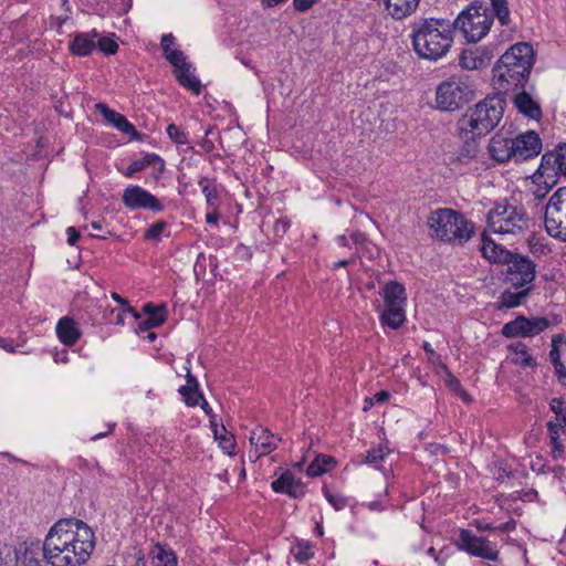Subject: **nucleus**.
<instances>
[{"label":"nucleus","instance_id":"nucleus-1","mask_svg":"<svg viewBox=\"0 0 566 566\" xmlns=\"http://www.w3.org/2000/svg\"><path fill=\"white\" fill-rule=\"evenodd\" d=\"M46 563L52 566H81L95 548V535L81 520L56 522L45 537Z\"/></svg>","mask_w":566,"mask_h":566},{"label":"nucleus","instance_id":"nucleus-2","mask_svg":"<svg viewBox=\"0 0 566 566\" xmlns=\"http://www.w3.org/2000/svg\"><path fill=\"white\" fill-rule=\"evenodd\" d=\"M533 48L526 42L512 45L493 66V86L505 96L526 86L533 69Z\"/></svg>","mask_w":566,"mask_h":566},{"label":"nucleus","instance_id":"nucleus-3","mask_svg":"<svg viewBox=\"0 0 566 566\" xmlns=\"http://www.w3.org/2000/svg\"><path fill=\"white\" fill-rule=\"evenodd\" d=\"M415 52L422 59L444 56L453 43L454 23L444 18H420L410 25Z\"/></svg>","mask_w":566,"mask_h":566},{"label":"nucleus","instance_id":"nucleus-4","mask_svg":"<svg viewBox=\"0 0 566 566\" xmlns=\"http://www.w3.org/2000/svg\"><path fill=\"white\" fill-rule=\"evenodd\" d=\"M505 104V96L500 93L486 96L467 109L458 122L459 130L465 135L485 136L499 125Z\"/></svg>","mask_w":566,"mask_h":566},{"label":"nucleus","instance_id":"nucleus-5","mask_svg":"<svg viewBox=\"0 0 566 566\" xmlns=\"http://www.w3.org/2000/svg\"><path fill=\"white\" fill-rule=\"evenodd\" d=\"M427 223L436 238L444 242L463 244L474 233V224L463 213L448 208L432 211Z\"/></svg>","mask_w":566,"mask_h":566},{"label":"nucleus","instance_id":"nucleus-6","mask_svg":"<svg viewBox=\"0 0 566 566\" xmlns=\"http://www.w3.org/2000/svg\"><path fill=\"white\" fill-rule=\"evenodd\" d=\"M531 218L525 208L507 200L495 203L488 213L489 229L499 234H520L530 227Z\"/></svg>","mask_w":566,"mask_h":566},{"label":"nucleus","instance_id":"nucleus-7","mask_svg":"<svg viewBox=\"0 0 566 566\" xmlns=\"http://www.w3.org/2000/svg\"><path fill=\"white\" fill-rule=\"evenodd\" d=\"M474 97V90L468 78L451 76L441 82L436 90V105L439 111L454 112L470 103Z\"/></svg>","mask_w":566,"mask_h":566},{"label":"nucleus","instance_id":"nucleus-8","mask_svg":"<svg viewBox=\"0 0 566 566\" xmlns=\"http://www.w3.org/2000/svg\"><path fill=\"white\" fill-rule=\"evenodd\" d=\"M451 23H454V31L459 29L467 41L478 42L489 33L493 14L484 3H472Z\"/></svg>","mask_w":566,"mask_h":566},{"label":"nucleus","instance_id":"nucleus-9","mask_svg":"<svg viewBox=\"0 0 566 566\" xmlns=\"http://www.w3.org/2000/svg\"><path fill=\"white\" fill-rule=\"evenodd\" d=\"M384 298V308L380 312L379 319L384 326L398 329L406 322V289L402 284L390 281L386 283L379 292Z\"/></svg>","mask_w":566,"mask_h":566},{"label":"nucleus","instance_id":"nucleus-10","mask_svg":"<svg viewBox=\"0 0 566 566\" xmlns=\"http://www.w3.org/2000/svg\"><path fill=\"white\" fill-rule=\"evenodd\" d=\"M544 224L552 238L566 242V187L558 188L546 203Z\"/></svg>","mask_w":566,"mask_h":566},{"label":"nucleus","instance_id":"nucleus-11","mask_svg":"<svg viewBox=\"0 0 566 566\" xmlns=\"http://www.w3.org/2000/svg\"><path fill=\"white\" fill-rule=\"evenodd\" d=\"M505 282L514 289L533 285L536 279V264L527 255L514 252L506 262Z\"/></svg>","mask_w":566,"mask_h":566},{"label":"nucleus","instance_id":"nucleus-12","mask_svg":"<svg viewBox=\"0 0 566 566\" xmlns=\"http://www.w3.org/2000/svg\"><path fill=\"white\" fill-rule=\"evenodd\" d=\"M454 544L460 551L469 555L492 562L499 560V551L495 545L484 537H478L470 530L461 528Z\"/></svg>","mask_w":566,"mask_h":566},{"label":"nucleus","instance_id":"nucleus-13","mask_svg":"<svg viewBox=\"0 0 566 566\" xmlns=\"http://www.w3.org/2000/svg\"><path fill=\"white\" fill-rule=\"evenodd\" d=\"M549 325L551 322L546 317L527 318L524 315H518L515 319L504 324L501 333L506 338L533 337L544 332Z\"/></svg>","mask_w":566,"mask_h":566},{"label":"nucleus","instance_id":"nucleus-14","mask_svg":"<svg viewBox=\"0 0 566 566\" xmlns=\"http://www.w3.org/2000/svg\"><path fill=\"white\" fill-rule=\"evenodd\" d=\"M122 201L129 210L147 209L154 212L164 210L159 199L139 186H128L123 192Z\"/></svg>","mask_w":566,"mask_h":566},{"label":"nucleus","instance_id":"nucleus-15","mask_svg":"<svg viewBox=\"0 0 566 566\" xmlns=\"http://www.w3.org/2000/svg\"><path fill=\"white\" fill-rule=\"evenodd\" d=\"M14 566H42L46 562V541L20 543L13 549Z\"/></svg>","mask_w":566,"mask_h":566},{"label":"nucleus","instance_id":"nucleus-16","mask_svg":"<svg viewBox=\"0 0 566 566\" xmlns=\"http://www.w3.org/2000/svg\"><path fill=\"white\" fill-rule=\"evenodd\" d=\"M514 159L524 161L537 156L542 149V140L535 132H527L513 138Z\"/></svg>","mask_w":566,"mask_h":566},{"label":"nucleus","instance_id":"nucleus-17","mask_svg":"<svg viewBox=\"0 0 566 566\" xmlns=\"http://www.w3.org/2000/svg\"><path fill=\"white\" fill-rule=\"evenodd\" d=\"M538 171V178L545 175L552 178L559 174L566 176V145H559L555 151L544 154Z\"/></svg>","mask_w":566,"mask_h":566},{"label":"nucleus","instance_id":"nucleus-18","mask_svg":"<svg viewBox=\"0 0 566 566\" xmlns=\"http://www.w3.org/2000/svg\"><path fill=\"white\" fill-rule=\"evenodd\" d=\"M480 251L489 262L505 265L515 251H510L483 233Z\"/></svg>","mask_w":566,"mask_h":566},{"label":"nucleus","instance_id":"nucleus-19","mask_svg":"<svg viewBox=\"0 0 566 566\" xmlns=\"http://www.w3.org/2000/svg\"><path fill=\"white\" fill-rule=\"evenodd\" d=\"M512 103L518 113L524 116L538 120L542 117V108L539 104L525 91V87L513 92Z\"/></svg>","mask_w":566,"mask_h":566},{"label":"nucleus","instance_id":"nucleus-20","mask_svg":"<svg viewBox=\"0 0 566 566\" xmlns=\"http://www.w3.org/2000/svg\"><path fill=\"white\" fill-rule=\"evenodd\" d=\"M513 138L506 137L503 133L495 134L489 143V153L499 163H505L514 158Z\"/></svg>","mask_w":566,"mask_h":566},{"label":"nucleus","instance_id":"nucleus-21","mask_svg":"<svg viewBox=\"0 0 566 566\" xmlns=\"http://www.w3.org/2000/svg\"><path fill=\"white\" fill-rule=\"evenodd\" d=\"M250 442L259 450L258 457L269 454L276 449V440L271 431L263 427L255 428L250 436Z\"/></svg>","mask_w":566,"mask_h":566},{"label":"nucleus","instance_id":"nucleus-22","mask_svg":"<svg viewBox=\"0 0 566 566\" xmlns=\"http://www.w3.org/2000/svg\"><path fill=\"white\" fill-rule=\"evenodd\" d=\"M56 334L66 346H73L80 338L81 332L71 317H62L56 325Z\"/></svg>","mask_w":566,"mask_h":566},{"label":"nucleus","instance_id":"nucleus-23","mask_svg":"<svg viewBox=\"0 0 566 566\" xmlns=\"http://www.w3.org/2000/svg\"><path fill=\"white\" fill-rule=\"evenodd\" d=\"M144 312L147 314V318L139 324L140 331L159 327L166 321L165 305L156 306L153 303H146Z\"/></svg>","mask_w":566,"mask_h":566},{"label":"nucleus","instance_id":"nucleus-24","mask_svg":"<svg viewBox=\"0 0 566 566\" xmlns=\"http://www.w3.org/2000/svg\"><path fill=\"white\" fill-rule=\"evenodd\" d=\"M517 292H512L510 290H505L501 293L499 297V306L497 308H514L522 304H524L532 291L531 286H524L518 289Z\"/></svg>","mask_w":566,"mask_h":566},{"label":"nucleus","instance_id":"nucleus-25","mask_svg":"<svg viewBox=\"0 0 566 566\" xmlns=\"http://www.w3.org/2000/svg\"><path fill=\"white\" fill-rule=\"evenodd\" d=\"M97 34L93 32V34L88 33H78L75 35L73 41L70 43V50L73 54L85 56L88 55L96 46L94 38Z\"/></svg>","mask_w":566,"mask_h":566},{"label":"nucleus","instance_id":"nucleus-26","mask_svg":"<svg viewBox=\"0 0 566 566\" xmlns=\"http://www.w3.org/2000/svg\"><path fill=\"white\" fill-rule=\"evenodd\" d=\"M460 136L464 143L458 153V159L461 163H467L479 154L478 138L481 136H472V134L465 135L461 133Z\"/></svg>","mask_w":566,"mask_h":566},{"label":"nucleus","instance_id":"nucleus-27","mask_svg":"<svg viewBox=\"0 0 566 566\" xmlns=\"http://www.w3.org/2000/svg\"><path fill=\"white\" fill-rule=\"evenodd\" d=\"M191 65L181 69L180 71H174L178 83L185 88L191 91L193 94L199 95L201 92V83L191 71Z\"/></svg>","mask_w":566,"mask_h":566},{"label":"nucleus","instance_id":"nucleus-28","mask_svg":"<svg viewBox=\"0 0 566 566\" xmlns=\"http://www.w3.org/2000/svg\"><path fill=\"white\" fill-rule=\"evenodd\" d=\"M153 557L156 560L154 566H177L176 553L160 544L154 546Z\"/></svg>","mask_w":566,"mask_h":566},{"label":"nucleus","instance_id":"nucleus-29","mask_svg":"<svg viewBox=\"0 0 566 566\" xmlns=\"http://www.w3.org/2000/svg\"><path fill=\"white\" fill-rule=\"evenodd\" d=\"M160 163V170L164 168V161L157 154H146L142 159L133 161L126 169L125 176L132 177L138 171L144 170L148 166Z\"/></svg>","mask_w":566,"mask_h":566},{"label":"nucleus","instance_id":"nucleus-30","mask_svg":"<svg viewBox=\"0 0 566 566\" xmlns=\"http://www.w3.org/2000/svg\"><path fill=\"white\" fill-rule=\"evenodd\" d=\"M199 185L202 188V192L206 197L208 207H210L212 209H217V201H218L217 186L213 182H211L207 177H201L199 179Z\"/></svg>","mask_w":566,"mask_h":566},{"label":"nucleus","instance_id":"nucleus-31","mask_svg":"<svg viewBox=\"0 0 566 566\" xmlns=\"http://www.w3.org/2000/svg\"><path fill=\"white\" fill-rule=\"evenodd\" d=\"M95 108L117 129H119L122 123L126 119L124 115L111 109L105 103H97Z\"/></svg>","mask_w":566,"mask_h":566},{"label":"nucleus","instance_id":"nucleus-32","mask_svg":"<svg viewBox=\"0 0 566 566\" xmlns=\"http://www.w3.org/2000/svg\"><path fill=\"white\" fill-rule=\"evenodd\" d=\"M493 9V15L497 18L502 25H509L511 22L507 0H490Z\"/></svg>","mask_w":566,"mask_h":566},{"label":"nucleus","instance_id":"nucleus-33","mask_svg":"<svg viewBox=\"0 0 566 566\" xmlns=\"http://www.w3.org/2000/svg\"><path fill=\"white\" fill-rule=\"evenodd\" d=\"M210 422H211V427L213 429L214 438H216V440L219 441V446L222 448V450L227 454H232L235 449V439H234L233 434L219 436V430H218L217 423L212 419L210 420Z\"/></svg>","mask_w":566,"mask_h":566},{"label":"nucleus","instance_id":"nucleus-34","mask_svg":"<svg viewBox=\"0 0 566 566\" xmlns=\"http://www.w3.org/2000/svg\"><path fill=\"white\" fill-rule=\"evenodd\" d=\"M527 245L530 252L536 258L547 255L551 252L549 247L546 243H544L539 238H537L534 233H532L528 237Z\"/></svg>","mask_w":566,"mask_h":566},{"label":"nucleus","instance_id":"nucleus-35","mask_svg":"<svg viewBox=\"0 0 566 566\" xmlns=\"http://www.w3.org/2000/svg\"><path fill=\"white\" fill-rule=\"evenodd\" d=\"M295 478L290 471H285L281 474L280 478L274 480L271 484L272 490L276 493H287L289 489L292 486Z\"/></svg>","mask_w":566,"mask_h":566},{"label":"nucleus","instance_id":"nucleus-36","mask_svg":"<svg viewBox=\"0 0 566 566\" xmlns=\"http://www.w3.org/2000/svg\"><path fill=\"white\" fill-rule=\"evenodd\" d=\"M292 553L300 563H305L314 556L313 547L310 543H297Z\"/></svg>","mask_w":566,"mask_h":566},{"label":"nucleus","instance_id":"nucleus-37","mask_svg":"<svg viewBox=\"0 0 566 566\" xmlns=\"http://www.w3.org/2000/svg\"><path fill=\"white\" fill-rule=\"evenodd\" d=\"M548 431L551 433V446H552V453L554 458H559L563 454V444L559 441V436L557 433V424L553 423V421H549L547 423Z\"/></svg>","mask_w":566,"mask_h":566},{"label":"nucleus","instance_id":"nucleus-38","mask_svg":"<svg viewBox=\"0 0 566 566\" xmlns=\"http://www.w3.org/2000/svg\"><path fill=\"white\" fill-rule=\"evenodd\" d=\"M323 493L328 503L336 510L340 511L348 505V499L340 494H333L327 488L323 489Z\"/></svg>","mask_w":566,"mask_h":566},{"label":"nucleus","instance_id":"nucleus-39","mask_svg":"<svg viewBox=\"0 0 566 566\" xmlns=\"http://www.w3.org/2000/svg\"><path fill=\"white\" fill-rule=\"evenodd\" d=\"M167 227H168V223L166 221H163V220L156 221L146 230L145 239L159 241L163 232L166 230Z\"/></svg>","mask_w":566,"mask_h":566},{"label":"nucleus","instance_id":"nucleus-40","mask_svg":"<svg viewBox=\"0 0 566 566\" xmlns=\"http://www.w3.org/2000/svg\"><path fill=\"white\" fill-rule=\"evenodd\" d=\"M168 137L177 145H186L188 144V137L184 130H181L177 125L169 124L167 127Z\"/></svg>","mask_w":566,"mask_h":566},{"label":"nucleus","instance_id":"nucleus-41","mask_svg":"<svg viewBox=\"0 0 566 566\" xmlns=\"http://www.w3.org/2000/svg\"><path fill=\"white\" fill-rule=\"evenodd\" d=\"M186 378H187V385L186 386H181L179 388V394L181 396H186L188 391H193V394L197 397H201V391L199 390V384H198L196 377L193 375H191L189 369L187 371Z\"/></svg>","mask_w":566,"mask_h":566},{"label":"nucleus","instance_id":"nucleus-42","mask_svg":"<svg viewBox=\"0 0 566 566\" xmlns=\"http://www.w3.org/2000/svg\"><path fill=\"white\" fill-rule=\"evenodd\" d=\"M512 348L514 349V352L517 355L522 356V364L523 365L528 366V367H535L536 366V361L528 354L527 346L525 344L518 342L515 345H513Z\"/></svg>","mask_w":566,"mask_h":566},{"label":"nucleus","instance_id":"nucleus-43","mask_svg":"<svg viewBox=\"0 0 566 566\" xmlns=\"http://www.w3.org/2000/svg\"><path fill=\"white\" fill-rule=\"evenodd\" d=\"M170 64L174 65L175 71H180L184 67L189 66L190 64L186 62V56L182 51L175 50L174 52L169 53L166 57Z\"/></svg>","mask_w":566,"mask_h":566},{"label":"nucleus","instance_id":"nucleus-44","mask_svg":"<svg viewBox=\"0 0 566 566\" xmlns=\"http://www.w3.org/2000/svg\"><path fill=\"white\" fill-rule=\"evenodd\" d=\"M98 49L105 54H115L118 50L117 42L108 36H103L97 41Z\"/></svg>","mask_w":566,"mask_h":566},{"label":"nucleus","instance_id":"nucleus-45","mask_svg":"<svg viewBox=\"0 0 566 566\" xmlns=\"http://www.w3.org/2000/svg\"><path fill=\"white\" fill-rule=\"evenodd\" d=\"M319 455H316V458L311 462L306 470L308 476L316 478L328 472V467H323Z\"/></svg>","mask_w":566,"mask_h":566},{"label":"nucleus","instance_id":"nucleus-46","mask_svg":"<svg viewBox=\"0 0 566 566\" xmlns=\"http://www.w3.org/2000/svg\"><path fill=\"white\" fill-rule=\"evenodd\" d=\"M184 399H185V402L190 406V407H195L197 405H199V401L201 400L202 401V409L209 413V410H208V402L206 401V399L203 398V395L201 394V397H197L193 391H188L186 396H182Z\"/></svg>","mask_w":566,"mask_h":566},{"label":"nucleus","instance_id":"nucleus-47","mask_svg":"<svg viewBox=\"0 0 566 566\" xmlns=\"http://www.w3.org/2000/svg\"><path fill=\"white\" fill-rule=\"evenodd\" d=\"M112 298H113L115 302H117L120 306H123V307H124L123 313H129V314H132L135 318H139V317H140L139 313H138L135 308H133V307L129 305V303L127 302V300H126V298H124L123 296H120L118 293L113 292V293H112Z\"/></svg>","mask_w":566,"mask_h":566},{"label":"nucleus","instance_id":"nucleus-48","mask_svg":"<svg viewBox=\"0 0 566 566\" xmlns=\"http://www.w3.org/2000/svg\"><path fill=\"white\" fill-rule=\"evenodd\" d=\"M305 493H306L305 485L302 483L301 480L295 479L286 494L291 497L298 499V497L304 496Z\"/></svg>","mask_w":566,"mask_h":566},{"label":"nucleus","instance_id":"nucleus-49","mask_svg":"<svg viewBox=\"0 0 566 566\" xmlns=\"http://www.w3.org/2000/svg\"><path fill=\"white\" fill-rule=\"evenodd\" d=\"M174 44H175V36L171 33L164 34L161 36L160 45H161L165 57H167V55H169V53H171L176 50V49H172Z\"/></svg>","mask_w":566,"mask_h":566},{"label":"nucleus","instance_id":"nucleus-50","mask_svg":"<svg viewBox=\"0 0 566 566\" xmlns=\"http://www.w3.org/2000/svg\"><path fill=\"white\" fill-rule=\"evenodd\" d=\"M549 406L552 411L556 415V417L566 416V403L562 399H552Z\"/></svg>","mask_w":566,"mask_h":566},{"label":"nucleus","instance_id":"nucleus-51","mask_svg":"<svg viewBox=\"0 0 566 566\" xmlns=\"http://www.w3.org/2000/svg\"><path fill=\"white\" fill-rule=\"evenodd\" d=\"M446 385L455 395H458L463 389L459 379L451 375V373H448V377L446 378Z\"/></svg>","mask_w":566,"mask_h":566},{"label":"nucleus","instance_id":"nucleus-52","mask_svg":"<svg viewBox=\"0 0 566 566\" xmlns=\"http://www.w3.org/2000/svg\"><path fill=\"white\" fill-rule=\"evenodd\" d=\"M118 130H120V132H122V133H124V134H128V135H130V136H132L133 138H135V139H140V138H142V134H140V133H138V132L135 129L134 125H133V124H130V123L127 120V118L124 120V123H122V126L119 127V129H118Z\"/></svg>","mask_w":566,"mask_h":566},{"label":"nucleus","instance_id":"nucleus-53","mask_svg":"<svg viewBox=\"0 0 566 566\" xmlns=\"http://www.w3.org/2000/svg\"><path fill=\"white\" fill-rule=\"evenodd\" d=\"M317 0H293L294 9L298 12H305L310 10Z\"/></svg>","mask_w":566,"mask_h":566},{"label":"nucleus","instance_id":"nucleus-54","mask_svg":"<svg viewBox=\"0 0 566 566\" xmlns=\"http://www.w3.org/2000/svg\"><path fill=\"white\" fill-rule=\"evenodd\" d=\"M384 459V453L381 450H369L366 454V462L368 463H378Z\"/></svg>","mask_w":566,"mask_h":566},{"label":"nucleus","instance_id":"nucleus-55","mask_svg":"<svg viewBox=\"0 0 566 566\" xmlns=\"http://www.w3.org/2000/svg\"><path fill=\"white\" fill-rule=\"evenodd\" d=\"M476 528L480 531V532H485V531H493V530H499V531H505L506 530V524H502L500 526H492L491 524L489 523H484L482 521H476V524H475Z\"/></svg>","mask_w":566,"mask_h":566},{"label":"nucleus","instance_id":"nucleus-56","mask_svg":"<svg viewBox=\"0 0 566 566\" xmlns=\"http://www.w3.org/2000/svg\"><path fill=\"white\" fill-rule=\"evenodd\" d=\"M67 234V243L70 245H74L80 239V232L74 227H69L66 229Z\"/></svg>","mask_w":566,"mask_h":566},{"label":"nucleus","instance_id":"nucleus-57","mask_svg":"<svg viewBox=\"0 0 566 566\" xmlns=\"http://www.w3.org/2000/svg\"><path fill=\"white\" fill-rule=\"evenodd\" d=\"M554 369H555V374L557 375L558 377V380L563 384V385H566V367L563 363L560 364H555L554 365Z\"/></svg>","mask_w":566,"mask_h":566},{"label":"nucleus","instance_id":"nucleus-58","mask_svg":"<svg viewBox=\"0 0 566 566\" xmlns=\"http://www.w3.org/2000/svg\"><path fill=\"white\" fill-rule=\"evenodd\" d=\"M376 403H382L389 400L390 392L387 390H380L373 396Z\"/></svg>","mask_w":566,"mask_h":566},{"label":"nucleus","instance_id":"nucleus-59","mask_svg":"<svg viewBox=\"0 0 566 566\" xmlns=\"http://www.w3.org/2000/svg\"><path fill=\"white\" fill-rule=\"evenodd\" d=\"M549 359H551V363L552 365L554 366L555 364H560L562 360H560V353H559V349L557 346H553L551 352H549Z\"/></svg>","mask_w":566,"mask_h":566},{"label":"nucleus","instance_id":"nucleus-60","mask_svg":"<svg viewBox=\"0 0 566 566\" xmlns=\"http://www.w3.org/2000/svg\"><path fill=\"white\" fill-rule=\"evenodd\" d=\"M321 458V463H323V467H328V471L336 465V460L326 454H318Z\"/></svg>","mask_w":566,"mask_h":566},{"label":"nucleus","instance_id":"nucleus-61","mask_svg":"<svg viewBox=\"0 0 566 566\" xmlns=\"http://www.w3.org/2000/svg\"><path fill=\"white\" fill-rule=\"evenodd\" d=\"M461 65L464 67V69H468V70H473V69H476V62L474 59H469L467 56H461Z\"/></svg>","mask_w":566,"mask_h":566},{"label":"nucleus","instance_id":"nucleus-62","mask_svg":"<svg viewBox=\"0 0 566 566\" xmlns=\"http://www.w3.org/2000/svg\"><path fill=\"white\" fill-rule=\"evenodd\" d=\"M219 221V213L217 212V209H213L212 211L208 212L206 214V222L209 224H218Z\"/></svg>","mask_w":566,"mask_h":566},{"label":"nucleus","instance_id":"nucleus-63","mask_svg":"<svg viewBox=\"0 0 566 566\" xmlns=\"http://www.w3.org/2000/svg\"><path fill=\"white\" fill-rule=\"evenodd\" d=\"M533 193L536 199L541 200V199L545 198L546 195L548 193V187L538 185Z\"/></svg>","mask_w":566,"mask_h":566},{"label":"nucleus","instance_id":"nucleus-64","mask_svg":"<svg viewBox=\"0 0 566 566\" xmlns=\"http://www.w3.org/2000/svg\"><path fill=\"white\" fill-rule=\"evenodd\" d=\"M554 423L557 424V431H566V416L556 417V421Z\"/></svg>","mask_w":566,"mask_h":566}]
</instances>
